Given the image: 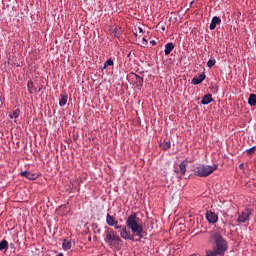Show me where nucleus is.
<instances>
[{"label":"nucleus","instance_id":"dca6fc26","mask_svg":"<svg viewBox=\"0 0 256 256\" xmlns=\"http://www.w3.org/2000/svg\"><path fill=\"white\" fill-rule=\"evenodd\" d=\"M67 99H69V96H67V94L60 95V100H59L60 107H65V105H67Z\"/></svg>","mask_w":256,"mask_h":256},{"label":"nucleus","instance_id":"1a4fd4ad","mask_svg":"<svg viewBox=\"0 0 256 256\" xmlns=\"http://www.w3.org/2000/svg\"><path fill=\"white\" fill-rule=\"evenodd\" d=\"M106 223L109 227H113L114 225H119V222L113 217L111 214L107 213L106 215Z\"/></svg>","mask_w":256,"mask_h":256},{"label":"nucleus","instance_id":"412c9836","mask_svg":"<svg viewBox=\"0 0 256 256\" xmlns=\"http://www.w3.org/2000/svg\"><path fill=\"white\" fill-rule=\"evenodd\" d=\"M4 249H9V242H7V240H2L0 242V251H4Z\"/></svg>","mask_w":256,"mask_h":256},{"label":"nucleus","instance_id":"393cba45","mask_svg":"<svg viewBox=\"0 0 256 256\" xmlns=\"http://www.w3.org/2000/svg\"><path fill=\"white\" fill-rule=\"evenodd\" d=\"M215 63H217V61L215 59H210L207 62V67H209V69H211V67H215Z\"/></svg>","mask_w":256,"mask_h":256},{"label":"nucleus","instance_id":"a878e982","mask_svg":"<svg viewBox=\"0 0 256 256\" xmlns=\"http://www.w3.org/2000/svg\"><path fill=\"white\" fill-rule=\"evenodd\" d=\"M255 149H256V146H253V147L247 149V150H246V153H247L248 155H253V153H255Z\"/></svg>","mask_w":256,"mask_h":256},{"label":"nucleus","instance_id":"4468645a","mask_svg":"<svg viewBox=\"0 0 256 256\" xmlns=\"http://www.w3.org/2000/svg\"><path fill=\"white\" fill-rule=\"evenodd\" d=\"M173 49H175V44H173V42L167 43L165 45V50H164L165 55H171V52L173 51Z\"/></svg>","mask_w":256,"mask_h":256},{"label":"nucleus","instance_id":"ddd939ff","mask_svg":"<svg viewBox=\"0 0 256 256\" xmlns=\"http://www.w3.org/2000/svg\"><path fill=\"white\" fill-rule=\"evenodd\" d=\"M73 247V241L64 239L62 243V249L64 251H69Z\"/></svg>","mask_w":256,"mask_h":256},{"label":"nucleus","instance_id":"39448f33","mask_svg":"<svg viewBox=\"0 0 256 256\" xmlns=\"http://www.w3.org/2000/svg\"><path fill=\"white\" fill-rule=\"evenodd\" d=\"M120 237L125 241H135V238L133 237V235H131V232L127 230V226L121 229Z\"/></svg>","mask_w":256,"mask_h":256},{"label":"nucleus","instance_id":"5701e85b","mask_svg":"<svg viewBox=\"0 0 256 256\" xmlns=\"http://www.w3.org/2000/svg\"><path fill=\"white\" fill-rule=\"evenodd\" d=\"M135 79L137 81L138 87H143V77L134 73Z\"/></svg>","mask_w":256,"mask_h":256},{"label":"nucleus","instance_id":"c756f323","mask_svg":"<svg viewBox=\"0 0 256 256\" xmlns=\"http://www.w3.org/2000/svg\"><path fill=\"white\" fill-rule=\"evenodd\" d=\"M10 248L13 249L15 251V244L10 243Z\"/></svg>","mask_w":256,"mask_h":256},{"label":"nucleus","instance_id":"f257e3e1","mask_svg":"<svg viewBox=\"0 0 256 256\" xmlns=\"http://www.w3.org/2000/svg\"><path fill=\"white\" fill-rule=\"evenodd\" d=\"M126 227L131 230L133 235L139 237V239H143V222H141V219L137 217V213H132L128 216L126 220Z\"/></svg>","mask_w":256,"mask_h":256},{"label":"nucleus","instance_id":"a211bd4d","mask_svg":"<svg viewBox=\"0 0 256 256\" xmlns=\"http://www.w3.org/2000/svg\"><path fill=\"white\" fill-rule=\"evenodd\" d=\"M248 105H250L251 107H255V105H256V94H250V96L248 98Z\"/></svg>","mask_w":256,"mask_h":256},{"label":"nucleus","instance_id":"473e14b6","mask_svg":"<svg viewBox=\"0 0 256 256\" xmlns=\"http://www.w3.org/2000/svg\"><path fill=\"white\" fill-rule=\"evenodd\" d=\"M57 256H64L63 253H59Z\"/></svg>","mask_w":256,"mask_h":256},{"label":"nucleus","instance_id":"cd10ccee","mask_svg":"<svg viewBox=\"0 0 256 256\" xmlns=\"http://www.w3.org/2000/svg\"><path fill=\"white\" fill-rule=\"evenodd\" d=\"M142 41H143V45H147V43H148L147 39L142 38Z\"/></svg>","mask_w":256,"mask_h":256},{"label":"nucleus","instance_id":"2f4dec72","mask_svg":"<svg viewBox=\"0 0 256 256\" xmlns=\"http://www.w3.org/2000/svg\"><path fill=\"white\" fill-rule=\"evenodd\" d=\"M243 165H244L243 163L240 164V165H239V168H240V169H243Z\"/></svg>","mask_w":256,"mask_h":256},{"label":"nucleus","instance_id":"f8f14e48","mask_svg":"<svg viewBox=\"0 0 256 256\" xmlns=\"http://www.w3.org/2000/svg\"><path fill=\"white\" fill-rule=\"evenodd\" d=\"M209 103H213V96L211 94H206L203 96L201 104L209 105Z\"/></svg>","mask_w":256,"mask_h":256},{"label":"nucleus","instance_id":"b1692460","mask_svg":"<svg viewBox=\"0 0 256 256\" xmlns=\"http://www.w3.org/2000/svg\"><path fill=\"white\" fill-rule=\"evenodd\" d=\"M106 67H113V59H108L103 66V69H105Z\"/></svg>","mask_w":256,"mask_h":256},{"label":"nucleus","instance_id":"9b49d317","mask_svg":"<svg viewBox=\"0 0 256 256\" xmlns=\"http://www.w3.org/2000/svg\"><path fill=\"white\" fill-rule=\"evenodd\" d=\"M219 23H221V18L214 16L212 18V21L210 23V31H213L216 29L217 25H219Z\"/></svg>","mask_w":256,"mask_h":256},{"label":"nucleus","instance_id":"c85d7f7f","mask_svg":"<svg viewBox=\"0 0 256 256\" xmlns=\"http://www.w3.org/2000/svg\"><path fill=\"white\" fill-rule=\"evenodd\" d=\"M113 227H114L116 230H117V229H122V227L119 226L118 224L114 225Z\"/></svg>","mask_w":256,"mask_h":256},{"label":"nucleus","instance_id":"423d86ee","mask_svg":"<svg viewBox=\"0 0 256 256\" xmlns=\"http://www.w3.org/2000/svg\"><path fill=\"white\" fill-rule=\"evenodd\" d=\"M206 219L208 223H217V221H219V216L215 212L208 210L206 212Z\"/></svg>","mask_w":256,"mask_h":256},{"label":"nucleus","instance_id":"f3484780","mask_svg":"<svg viewBox=\"0 0 256 256\" xmlns=\"http://www.w3.org/2000/svg\"><path fill=\"white\" fill-rule=\"evenodd\" d=\"M187 165H188L187 160H184L180 163L179 169H180V172L182 173V175H185V173H187Z\"/></svg>","mask_w":256,"mask_h":256},{"label":"nucleus","instance_id":"0eeeda50","mask_svg":"<svg viewBox=\"0 0 256 256\" xmlns=\"http://www.w3.org/2000/svg\"><path fill=\"white\" fill-rule=\"evenodd\" d=\"M20 175L21 177H26V179H29L30 181H35L39 178V174L31 173L29 171H22Z\"/></svg>","mask_w":256,"mask_h":256},{"label":"nucleus","instance_id":"bb28decb","mask_svg":"<svg viewBox=\"0 0 256 256\" xmlns=\"http://www.w3.org/2000/svg\"><path fill=\"white\" fill-rule=\"evenodd\" d=\"M150 45L155 46V45H157V42H156L155 40H151V41H150Z\"/></svg>","mask_w":256,"mask_h":256},{"label":"nucleus","instance_id":"aec40b11","mask_svg":"<svg viewBox=\"0 0 256 256\" xmlns=\"http://www.w3.org/2000/svg\"><path fill=\"white\" fill-rule=\"evenodd\" d=\"M21 115V110L16 109L12 113L9 114L10 119H17Z\"/></svg>","mask_w":256,"mask_h":256},{"label":"nucleus","instance_id":"f704fd0d","mask_svg":"<svg viewBox=\"0 0 256 256\" xmlns=\"http://www.w3.org/2000/svg\"><path fill=\"white\" fill-rule=\"evenodd\" d=\"M162 31H165V27H162Z\"/></svg>","mask_w":256,"mask_h":256},{"label":"nucleus","instance_id":"7c9ffc66","mask_svg":"<svg viewBox=\"0 0 256 256\" xmlns=\"http://www.w3.org/2000/svg\"><path fill=\"white\" fill-rule=\"evenodd\" d=\"M139 33H143V28L139 27Z\"/></svg>","mask_w":256,"mask_h":256},{"label":"nucleus","instance_id":"4be33fe9","mask_svg":"<svg viewBox=\"0 0 256 256\" xmlns=\"http://www.w3.org/2000/svg\"><path fill=\"white\" fill-rule=\"evenodd\" d=\"M160 147L164 150L167 151V149H171V142H161Z\"/></svg>","mask_w":256,"mask_h":256},{"label":"nucleus","instance_id":"6e6552de","mask_svg":"<svg viewBox=\"0 0 256 256\" xmlns=\"http://www.w3.org/2000/svg\"><path fill=\"white\" fill-rule=\"evenodd\" d=\"M249 217H251V213H249L248 210L242 212L239 216H238V223H245L246 221H249Z\"/></svg>","mask_w":256,"mask_h":256},{"label":"nucleus","instance_id":"6ab92c4d","mask_svg":"<svg viewBox=\"0 0 256 256\" xmlns=\"http://www.w3.org/2000/svg\"><path fill=\"white\" fill-rule=\"evenodd\" d=\"M223 255V253L219 252V250H206V256H218Z\"/></svg>","mask_w":256,"mask_h":256},{"label":"nucleus","instance_id":"c9c22d12","mask_svg":"<svg viewBox=\"0 0 256 256\" xmlns=\"http://www.w3.org/2000/svg\"><path fill=\"white\" fill-rule=\"evenodd\" d=\"M190 256H197V254H192V255H190Z\"/></svg>","mask_w":256,"mask_h":256},{"label":"nucleus","instance_id":"f03ea898","mask_svg":"<svg viewBox=\"0 0 256 256\" xmlns=\"http://www.w3.org/2000/svg\"><path fill=\"white\" fill-rule=\"evenodd\" d=\"M104 242L109 245V247H114V249H118V247L123 245V240H121L113 229H109L105 232Z\"/></svg>","mask_w":256,"mask_h":256},{"label":"nucleus","instance_id":"7ed1b4c3","mask_svg":"<svg viewBox=\"0 0 256 256\" xmlns=\"http://www.w3.org/2000/svg\"><path fill=\"white\" fill-rule=\"evenodd\" d=\"M213 241L216 245V250L224 255L225 251H227V241H225L221 233L212 232L209 237V242L213 243Z\"/></svg>","mask_w":256,"mask_h":256},{"label":"nucleus","instance_id":"2eb2a0df","mask_svg":"<svg viewBox=\"0 0 256 256\" xmlns=\"http://www.w3.org/2000/svg\"><path fill=\"white\" fill-rule=\"evenodd\" d=\"M28 92L30 95H33V93H37V88L35 87V84L31 80L27 82Z\"/></svg>","mask_w":256,"mask_h":256},{"label":"nucleus","instance_id":"9d476101","mask_svg":"<svg viewBox=\"0 0 256 256\" xmlns=\"http://www.w3.org/2000/svg\"><path fill=\"white\" fill-rule=\"evenodd\" d=\"M205 73L200 74L198 77L192 79V85H201L205 81Z\"/></svg>","mask_w":256,"mask_h":256},{"label":"nucleus","instance_id":"72a5a7b5","mask_svg":"<svg viewBox=\"0 0 256 256\" xmlns=\"http://www.w3.org/2000/svg\"><path fill=\"white\" fill-rule=\"evenodd\" d=\"M41 89H43V88H39V89H38V92H41Z\"/></svg>","mask_w":256,"mask_h":256},{"label":"nucleus","instance_id":"20e7f679","mask_svg":"<svg viewBox=\"0 0 256 256\" xmlns=\"http://www.w3.org/2000/svg\"><path fill=\"white\" fill-rule=\"evenodd\" d=\"M192 171L196 177H209L211 173L217 171V165L213 164L212 166H209L205 164H197L193 167Z\"/></svg>","mask_w":256,"mask_h":256}]
</instances>
